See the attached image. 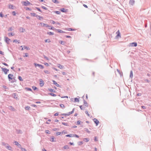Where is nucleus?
Here are the masks:
<instances>
[{
    "mask_svg": "<svg viewBox=\"0 0 151 151\" xmlns=\"http://www.w3.org/2000/svg\"><path fill=\"white\" fill-rule=\"evenodd\" d=\"M26 89H27L28 91H32V89L30 88H26Z\"/></svg>",
    "mask_w": 151,
    "mask_h": 151,
    "instance_id": "nucleus-50",
    "label": "nucleus"
},
{
    "mask_svg": "<svg viewBox=\"0 0 151 151\" xmlns=\"http://www.w3.org/2000/svg\"><path fill=\"white\" fill-rule=\"evenodd\" d=\"M9 9H14V6L12 5H9Z\"/></svg>",
    "mask_w": 151,
    "mask_h": 151,
    "instance_id": "nucleus-23",
    "label": "nucleus"
},
{
    "mask_svg": "<svg viewBox=\"0 0 151 151\" xmlns=\"http://www.w3.org/2000/svg\"><path fill=\"white\" fill-rule=\"evenodd\" d=\"M11 147L9 146H8L7 147V148L9 150H11Z\"/></svg>",
    "mask_w": 151,
    "mask_h": 151,
    "instance_id": "nucleus-47",
    "label": "nucleus"
},
{
    "mask_svg": "<svg viewBox=\"0 0 151 151\" xmlns=\"http://www.w3.org/2000/svg\"><path fill=\"white\" fill-rule=\"evenodd\" d=\"M89 110L90 111V112L92 111V109L91 107L89 108Z\"/></svg>",
    "mask_w": 151,
    "mask_h": 151,
    "instance_id": "nucleus-57",
    "label": "nucleus"
},
{
    "mask_svg": "<svg viewBox=\"0 0 151 151\" xmlns=\"http://www.w3.org/2000/svg\"><path fill=\"white\" fill-rule=\"evenodd\" d=\"M62 74L63 75H66V73L64 72H62Z\"/></svg>",
    "mask_w": 151,
    "mask_h": 151,
    "instance_id": "nucleus-62",
    "label": "nucleus"
},
{
    "mask_svg": "<svg viewBox=\"0 0 151 151\" xmlns=\"http://www.w3.org/2000/svg\"><path fill=\"white\" fill-rule=\"evenodd\" d=\"M83 106L84 108H85L86 107H87L88 106V103L86 102H85Z\"/></svg>",
    "mask_w": 151,
    "mask_h": 151,
    "instance_id": "nucleus-12",
    "label": "nucleus"
},
{
    "mask_svg": "<svg viewBox=\"0 0 151 151\" xmlns=\"http://www.w3.org/2000/svg\"><path fill=\"white\" fill-rule=\"evenodd\" d=\"M129 3L132 5H133L134 3V0H130Z\"/></svg>",
    "mask_w": 151,
    "mask_h": 151,
    "instance_id": "nucleus-11",
    "label": "nucleus"
},
{
    "mask_svg": "<svg viewBox=\"0 0 151 151\" xmlns=\"http://www.w3.org/2000/svg\"><path fill=\"white\" fill-rule=\"evenodd\" d=\"M32 88L34 90H35L37 89V88L35 86H33Z\"/></svg>",
    "mask_w": 151,
    "mask_h": 151,
    "instance_id": "nucleus-58",
    "label": "nucleus"
},
{
    "mask_svg": "<svg viewBox=\"0 0 151 151\" xmlns=\"http://www.w3.org/2000/svg\"><path fill=\"white\" fill-rule=\"evenodd\" d=\"M94 140L95 141H98V139L96 137H95L94 138Z\"/></svg>",
    "mask_w": 151,
    "mask_h": 151,
    "instance_id": "nucleus-59",
    "label": "nucleus"
},
{
    "mask_svg": "<svg viewBox=\"0 0 151 151\" xmlns=\"http://www.w3.org/2000/svg\"><path fill=\"white\" fill-rule=\"evenodd\" d=\"M1 69L5 74H6L7 72L9 71V70L6 68H2Z\"/></svg>",
    "mask_w": 151,
    "mask_h": 151,
    "instance_id": "nucleus-5",
    "label": "nucleus"
},
{
    "mask_svg": "<svg viewBox=\"0 0 151 151\" xmlns=\"http://www.w3.org/2000/svg\"><path fill=\"white\" fill-rule=\"evenodd\" d=\"M12 14L14 16H15L16 15V13L15 12L13 11L12 12Z\"/></svg>",
    "mask_w": 151,
    "mask_h": 151,
    "instance_id": "nucleus-53",
    "label": "nucleus"
},
{
    "mask_svg": "<svg viewBox=\"0 0 151 151\" xmlns=\"http://www.w3.org/2000/svg\"><path fill=\"white\" fill-rule=\"evenodd\" d=\"M60 106L61 107V108H64L65 107V106L63 104H60Z\"/></svg>",
    "mask_w": 151,
    "mask_h": 151,
    "instance_id": "nucleus-39",
    "label": "nucleus"
},
{
    "mask_svg": "<svg viewBox=\"0 0 151 151\" xmlns=\"http://www.w3.org/2000/svg\"><path fill=\"white\" fill-rule=\"evenodd\" d=\"M85 112H86V114L87 115V116H88L89 117L90 116V114H89V113H88V111H86Z\"/></svg>",
    "mask_w": 151,
    "mask_h": 151,
    "instance_id": "nucleus-35",
    "label": "nucleus"
},
{
    "mask_svg": "<svg viewBox=\"0 0 151 151\" xmlns=\"http://www.w3.org/2000/svg\"><path fill=\"white\" fill-rule=\"evenodd\" d=\"M61 11L62 12H67V10H65L64 8H62L60 9Z\"/></svg>",
    "mask_w": 151,
    "mask_h": 151,
    "instance_id": "nucleus-18",
    "label": "nucleus"
},
{
    "mask_svg": "<svg viewBox=\"0 0 151 151\" xmlns=\"http://www.w3.org/2000/svg\"><path fill=\"white\" fill-rule=\"evenodd\" d=\"M56 135L57 136L59 135H61L62 134V132H57L56 133Z\"/></svg>",
    "mask_w": 151,
    "mask_h": 151,
    "instance_id": "nucleus-21",
    "label": "nucleus"
},
{
    "mask_svg": "<svg viewBox=\"0 0 151 151\" xmlns=\"http://www.w3.org/2000/svg\"><path fill=\"white\" fill-rule=\"evenodd\" d=\"M15 145H19V146L20 147H21V146L19 144V143L17 142H15Z\"/></svg>",
    "mask_w": 151,
    "mask_h": 151,
    "instance_id": "nucleus-36",
    "label": "nucleus"
},
{
    "mask_svg": "<svg viewBox=\"0 0 151 151\" xmlns=\"http://www.w3.org/2000/svg\"><path fill=\"white\" fill-rule=\"evenodd\" d=\"M47 34L50 35H54V33L53 32H47Z\"/></svg>",
    "mask_w": 151,
    "mask_h": 151,
    "instance_id": "nucleus-32",
    "label": "nucleus"
},
{
    "mask_svg": "<svg viewBox=\"0 0 151 151\" xmlns=\"http://www.w3.org/2000/svg\"><path fill=\"white\" fill-rule=\"evenodd\" d=\"M18 79L20 81H23L22 78L20 76H18Z\"/></svg>",
    "mask_w": 151,
    "mask_h": 151,
    "instance_id": "nucleus-27",
    "label": "nucleus"
},
{
    "mask_svg": "<svg viewBox=\"0 0 151 151\" xmlns=\"http://www.w3.org/2000/svg\"><path fill=\"white\" fill-rule=\"evenodd\" d=\"M50 95L51 96H56V95L55 94H54L52 93H50Z\"/></svg>",
    "mask_w": 151,
    "mask_h": 151,
    "instance_id": "nucleus-28",
    "label": "nucleus"
},
{
    "mask_svg": "<svg viewBox=\"0 0 151 151\" xmlns=\"http://www.w3.org/2000/svg\"><path fill=\"white\" fill-rule=\"evenodd\" d=\"M79 101V99L78 98H76L75 99V102H78Z\"/></svg>",
    "mask_w": 151,
    "mask_h": 151,
    "instance_id": "nucleus-40",
    "label": "nucleus"
},
{
    "mask_svg": "<svg viewBox=\"0 0 151 151\" xmlns=\"http://www.w3.org/2000/svg\"><path fill=\"white\" fill-rule=\"evenodd\" d=\"M28 56V54L27 53H25V55L24 56V57H27Z\"/></svg>",
    "mask_w": 151,
    "mask_h": 151,
    "instance_id": "nucleus-60",
    "label": "nucleus"
},
{
    "mask_svg": "<svg viewBox=\"0 0 151 151\" xmlns=\"http://www.w3.org/2000/svg\"><path fill=\"white\" fill-rule=\"evenodd\" d=\"M50 42V39H47L45 40V42Z\"/></svg>",
    "mask_w": 151,
    "mask_h": 151,
    "instance_id": "nucleus-33",
    "label": "nucleus"
},
{
    "mask_svg": "<svg viewBox=\"0 0 151 151\" xmlns=\"http://www.w3.org/2000/svg\"><path fill=\"white\" fill-rule=\"evenodd\" d=\"M5 41L7 42H9V40H10V39L6 37H5Z\"/></svg>",
    "mask_w": 151,
    "mask_h": 151,
    "instance_id": "nucleus-15",
    "label": "nucleus"
},
{
    "mask_svg": "<svg viewBox=\"0 0 151 151\" xmlns=\"http://www.w3.org/2000/svg\"><path fill=\"white\" fill-rule=\"evenodd\" d=\"M34 65H35V67H36L37 66H40V64H38L36 63H34Z\"/></svg>",
    "mask_w": 151,
    "mask_h": 151,
    "instance_id": "nucleus-29",
    "label": "nucleus"
},
{
    "mask_svg": "<svg viewBox=\"0 0 151 151\" xmlns=\"http://www.w3.org/2000/svg\"><path fill=\"white\" fill-rule=\"evenodd\" d=\"M84 141L86 142H88L89 141V139L88 138H85L83 139Z\"/></svg>",
    "mask_w": 151,
    "mask_h": 151,
    "instance_id": "nucleus-22",
    "label": "nucleus"
},
{
    "mask_svg": "<svg viewBox=\"0 0 151 151\" xmlns=\"http://www.w3.org/2000/svg\"><path fill=\"white\" fill-rule=\"evenodd\" d=\"M52 1L53 3L55 4H58L59 3L57 0H52Z\"/></svg>",
    "mask_w": 151,
    "mask_h": 151,
    "instance_id": "nucleus-19",
    "label": "nucleus"
},
{
    "mask_svg": "<svg viewBox=\"0 0 151 151\" xmlns=\"http://www.w3.org/2000/svg\"><path fill=\"white\" fill-rule=\"evenodd\" d=\"M13 42H18L19 43L17 40H15L13 41Z\"/></svg>",
    "mask_w": 151,
    "mask_h": 151,
    "instance_id": "nucleus-54",
    "label": "nucleus"
},
{
    "mask_svg": "<svg viewBox=\"0 0 151 151\" xmlns=\"http://www.w3.org/2000/svg\"><path fill=\"white\" fill-rule=\"evenodd\" d=\"M57 32L58 33H65V32L62 30L61 29H58L57 30Z\"/></svg>",
    "mask_w": 151,
    "mask_h": 151,
    "instance_id": "nucleus-8",
    "label": "nucleus"
},
{
    "mask_svg": "<svg viewBox=\"0 0 151 151\" xmlns=\"http://www.w3.org/2000/svg\"><path fill=\"white\" fill-rule=\"evenodd\" d=\"M44 72L45 73L47 74H49L50 73V72L48 70H44Z\"/></svg>",
    "mask_w": 151,
    "mask_h": 151,
    "instance_id": "nucleus-31",
    "label": "nucleus"
},
{
    "mask_svg": "<svg viewBox=\"0 0 151 151\" xmlns=\"http://www.w3.org/2000/svg\"><path fill=\"white\" fill-rule=\"evenodd\" d=\"M54 12L56 14H60V12L59 11H55Z\"/></svg>",
    "mask_w": 151,
    "mask_h": 151,
    "instance_id": "nucleus-42",
    "label": "nucleus"
},
{
    "mask_svg": "<svg viewBox=\"0 0 151 151\" xmlns=\"http://www.w3.org/2000/svg\"><path fill=\"white\" fill-rule=\"evenodd\" d=\"M66 133H67V132L65 131V130H63L62 132V134H65Z\"/></svg>",
    "mask_w": 151,
    "mask_h": 151,
    "instance_id": "nucleus-44",
    "label": "nucleus"
},
{
    "mask_svg": "<svg viewBox=\"0 0 151 151\" xmlns=\"http://www.w3.org/2000/svg\"><path fill=\"white\" fill-rule=\"evenodd\" d=\"M40 24H41V26H42V27H44V26H45L46 27H49L50 26L48 25L47 24H46L45 23H40Z\"/></svg>",
    "mask_w": 151,
    "mask_h": 151,
    "instance_id": "nucleus-4",
    "label": "nucleus"
},
{
    "mask_svg": "<svg viewBox=\"0 0 151 151\" xmlns=\"http://www.w3.org/2000/svg\"><path fill=\"white\" fill-rule=\"evenodd\" d=\"M26 10H31V9L30 8H29V7H27L26 8Z\"/></svg>",
    "mask_w": 151,
    "mask_h": 151,
    "instance_id": "nucleus-61",
    "label": "nucleus"
},
{
    "mask_svg": "<svg viewBox=\"0 0 151 151\" xmlns=\"http://www.w3.org/2000/svg\"><path fill=\"white\" fill-rule=\"evenodd\" d=\"M62 115L65 116H69L70 115V114H69V113H68V114H62Z\"/></svg>",
    "mask_w": 151,
    "mask_h": 151,
    "instance_id": "nucleus-46",
    "label": "nucleus"
},
{
    "mask_svg": "<svg viewBox=\"0 0 151 151\" xmlns=\"http://www.w3.org/2000/svg\"><path fill=\"white\" fill-rule=\"evenodd\" d=\"M137 45V44L136 42H132L130 44V46L132 47H133V46L136 47Z\"/></svg>",
    "mask_w": 151,
    "mask_h": 151,
    "instance_id": "nucleus-6",
    "label": "nucleus"
},
{
    "mask_svg": "<svg viewBox=\"0 0 151 151\" xmlns=\"http://www.w3.org/2000/svg\"><path fill=\"white\" fill-rule=\"evenodd\" d=\"M49 91L50 92H55V91L52 88L49 89Z\"/></svg>",
    "mask_w": 151,
    "mask_h": 151,
    "instance_id": "nucleus-34",
    "label": "nucleus"
},
{
    "mask_svg": "<svg viewBox=\"0 0 151 151\" xmlns=\"http://www.w3.org/2000/svg\"><path fill=\"white\" fill-rule=\"evenodd\" d=\"M93 121L96 124V125L97 126L99 123V121L96 119H94Z\"/></svg>",
    "mask_w": 151,
    "mask_h": 151,
    "instance_id": "nucleus-7",
    "label": "nucleus"
},
{
    "mask_svg": "<svg viewBox=\"0 0 151 151\" xmlns=\"http://www.w3.org/2000/svg\"><path fill=\"white\" fill-rule=\"evenodd\" d=\"M14 34H13L12 33H9V36H14Z\"/></svg>",
    "mask_w": 151,
    "mask_h": 151,
    "instance_id": "nucleus-45",
    "label": "nucleus"
},
{
    "mask_svg": "<svg viewBox=\"0 0 151 151\" xmlns=\"http://www.w3.org/2000/svg\"><path fill=\"white\" fill-rule=\"evenodd\" d=\"M22 4L24 6H27L28 5L32 4L28 1H23L22 2Z\"/></svg>",
    "mask_w": 151,
    "mask_h": 151,
    "instance_id": "nucleus-1",
    "label": "nucleus"
},
{
    "mask_svg": "<svg viewBox=\"0 0 151 151\" xmlns=\"http://www.w3.org/2000/svg\"><path fill=\"white\" fill-rule=\"evenodd\" d=\"M21 148L22 151H26V150L25 148H23L21 147Z\"/></svg>",
    "mask_w": 151,
    "mask_h": 151,
    "instance_id": "nucleus-52",
    "label": "nucleus"
},
{
    "mask_svg": "<svg viewBox=\"0 0 151 151\" xmlns=\"http://www.w3.org/2000/svg\"><path fill=\"white\" fill-rule=\"evenodd\" d=\"M67 137H73V135L72 134H68L65 136Z\"/></svg>",
    "mask_w": 151,
    "mask_h": 151,
    "instance_id": "nucleus-24",
    "label": "nucleus"
},
{
    "mask_svg": "<svg viewBox=\"0 0 151 151\" xmlns=\"http://www.w3.org/2000/svg\"><path fill=\"white\" fill-rule=\"evenodd\" d=\"M45 132L46 133L48 134H49L50 133V132L48 130H46L45 131Z\"/></svg>",
    "mask_w": 151,
    "mask_h": 151,
    "instance_id": "nucleus-49",
    "label": "nucleus"
},
{
    "mask_svg": "<svg viewBox=\"0 0 151 151\" xmlns=\"http://www.w3.org/2000/svg\"><path fill=\"white\" fill-rule=\"evenodd\" d=\"M44 65H46L47 66H49V64L47 63H44Z\"/></svg>",
    "mask_w": 151,
    "mask_h": 151,
    "instance_id": "nucleus-64",
    "label": "nucleus"
},
{
    "mask_svg": "<svg viewBox=\"0 0 151 151\" xmlns=\"http://www.w3.org/2000/svg\"><path fill=\"white\" fill-rule=\"evenodd\" d=\"M51 22H52V23L53 24H55V22L54 21H53V20H51Z\"/></svg>",
    "mask_w": 151,
    "mask_h": 151,
    "instance_id": "nucleus-63",
    "label": "nucleus"
},
{
    "mask_svg": "<svg viewBox=\"0 0 151 151\" xmlns=\"http://www.w3.org/2000/svg\"><path fill=\"white\" fill-rule=\"evenodd\" d=\"M62 124H63V125H64L67 126H68V124L67 123H66L62 122Z\"/></svg>",
    "mask_w": 151,
    "mask_h": 151,
    "instance_id": "nucleus-41",
    "label": "nucleus"
},
{
    "mask_svg": "<svg viewBox=\"0 0 151 151\" xmlns=\"http://www.w3.org/2000/svg\"><path fill=\"white\" fill-rule=\"evenodd\" d=\"M52 81L53 83L55 85L57 86V87L60 86V85L58 84L54 80H53Z\"/></svg>",
    "mask_w": 151,
    "mask_h": 151,
    "instance_id": "nucleus-10",
    "label": "nucleus"
},
{
    "mask_svg": "<svg viewBox=\"0 0 151 151\" xmlns=\"http://www.w3.org/2000/svg\"><path fill=\"white\" fill-rule=\"evenodd\" d=\"M39 67H40L42 69H43L44 68L43 66L41 65H40V66Z\"/></svg>",
    "mask_w": 151,
    "mask_h": 151,
    "instance_id": "nucleus-56",
    "label": "nucleus"
},
{
    "mask_svg": "<svg viewBox=\"0 0 151 151\" xmlns=\"http://www.w3.org/2000/svg\"><path fill=\"white\" fill-rule=\"evenodd\" d=\"M63 148L64 149H68L69 148V146L68 145H66L64 146Z\"/></svg>",
    "mask_w": 151,
    "mask_h": 151,
    "instance_id": "nucleus-13",
    "label": "nucleus"
},
{
    "mask_svg": "<svg viewBox=\"0 0 151 151\" xmlns=\"http://www.w3.org/2000/svg\"><path fill=\"white\" fill-rule=\"evenodd\" d=\"M58 67L60 69H63V66L60 64H58Z\"/></svg>",
    "mask_w": 151,
    "mask_h": 151,
    "instance_id": "nucleus-14",
    "label": "nucleus"
},
{
    "mask_svg": "<svg viewBox=\"0 0 151 151\" xmlns=\"http://www.w3.org/2000/svg\"><path fill=\"white\" fill-rule=\"evenodd\" d=\"M31 15V16H35V17H37V15L35 13H31L30 14Z\"/></svg>",
    "mask_w": 151,
    "mask_h": 151,
    "instance_id": "nucleus-20",
    "label": "nucleus"
},
{
    "mask_svg": "<svg viewBox=\"0 0 151 151\" xmlns=\"http://www.w3.org/2000/svg\"><path fill=\"white\" fill-rule=\"evenodd\" d=\"M30 107H29V106H27L25 108V109H26L27 110H29L30 109Z\"/></svg>",
    "mask_w": 151,
    "mask_h": 151,
    "instance_id": "nucleus-43",
    "label": "nucleus"
},
{
    "mask_svg": "<svg viewBox=\"0 0 151 151\" xmlns=\"http://www.w3.org/2000/svg\"><path fill=\"white\" fill-rule=\"evenodd\" d=\"M83 144V142L81 141L79 142H78V145H82Z\"/></svg>",
    "mask_w": 151,
    "mask_h": 151,
    "instance_id": "nucleus-30",
    "label": "nucleus"
},
{
    "mask_svg": "<svg viewBox=\"0 0 151 151\" xmlns=\"http://www.w3.org/2000/svg\"><path fill=\"white\" fill-rule=\"evenodd\" d=\"M36 9H37V10L39 11H40V12H42V11H41V10H40L39 8L36 7Z\"/></svg>",
    "mask_w": 151,
    "mask_h": 151,
    "instance_id": "nucleus-55",
    "label": "nucleus"
},
{
    "mask_svg": "<svg viewBox=\"0 0 151 151\" xmlns=\"http://www.w3.org/2000/svg\"><path fill=\"white\" fill-rule=\"evenodd\" d=\"M80 108L82 110L84 109L85 108H84L83 106H80Z\"/></svg>",
    "mask_w": 151,
    "mask_h": 151,
    "instance_id": "nucleus-48",
    "label": "nucleus"
},
{
    "mask_svg": "<svg viewBox=\"0 0 151 151\" xmlns=\"http://www.w3.org/2000/svg\"><path fill=\"white\" fill-rule=\"evenodd\" d=\"M73 137H75L77 138H78L79 137L78 135L76 134H73Z\"/></svg>",
    "mask_w": 151,
    "mask_h": 151,
    "instance_id": "nucleus-37",
    "label": "nucleus"
},
{
    "mask_svg": "<svg viewBox=\"0 0 151 151\" xmlns=\"http://www.w3.org/2000/svg\"><path fill=\"white\" fill-rule=\"evenodd\" d=\"M51 140H50V141L52 142H55V138L54 137H53L51 138Z\"/></svg>",
    "mask_w": 151,
    "mask_h": 151,
    "instance_id": "nucleus-26",
    "label": "nucleus"
},
{
    "mask_svg": "<svg viewBox=\"0 0 151 151\" xmlns=\"http://www.w3.org/2000/svg\"><path fill=\"white\" fill-rule=\"evenodd\" d=\"M14 76L12 74H9L8 76V78L9 79V81H10V80H12L14 78Z\"/></svg>",
    "mask_w": 151,
    "mask_h": 151,
    "instance_id": "nucleus-2",
    "label": "nucleus"
},
{
    "mask_svg": "<svg viewBox=\"0 0 151 151\" xmlns=\"http://www.w3.org/2000/svg\"><path fill=\"white\" fill-rule=\"evenodd\" d=\"M68 31H75V29H72L71 28H68Z\"/></svg>",
    "mask_w": 151,
    "mask_h": 151,
    "instance_id": "nucleus-38",
    "label": "nucleus"
},
{
    "mask_svg": "<svg viewBox=\"0 0 151 151\" xmlns=\"http://www.w3.org/2000/svg\"><path fill=\"white\" fill-rule=\"evenodd\" d=\"M25 49H27V50H29L30 49L28 47H26L24 46V47H23L22 48V50H23Z\"/></svg>",
    "mask_w": 151,
    "mask_h": 151,
    "instance_id": "nucleus-16",
    "label": "nucleus"
},
{
    "mask_svg": "<svg viewBox=\"0 0 151 151\" xmlns=\"http://www.w3.org/2000/svg\"><path fill=\"white\" fill-rule=\"evenodd\" d=\"M37 18L40 20H41L43 19V17L37 15Z\"/></svg>",
    "mask_w": 151,
    "mask_h": 151,
    "instance_id": "nucleus-17",
    "label": "nucleus"
},
{
    "mask_svg": "<svg viewBox=\"0 0 151 151\" xmlns=\"http://www.w3.org/2000/svg\"><path fill=\"white\" fill-rule=\"evenodd\" d=\"M40 84L41 87H42L44 86V82L43 80L42 79H40Z\"/></svg>",
    "mask_w": 151,
    "mask_h": 151,
    "instance_id": "nucleus-3",
    "label": "nucleus"
},
{
    "mask_svg": "<svg viewBox=\"0 0 151 151\" xmlns=\"http://www.w3.org/2000/svg\"><path fill=\"white\" fill-rule=\"evenodd\" d=\"M117 34L116 37H120V33L119 32V30H118L116 33Z\"/></svg>",
    "mask_w": 151,
    "mask_h": 151,
    "instance_id": "nucleus-9",
    "label": "nucleus"
},
{
    "mask_svg": "<svg viewBox=\"0 0 151 151\" xmlns=\"http://www.w3.org/2000/svg\"><path fill=\"white\" fill-rule=\"evenodd\" d=\"M60 43L62 45H64L65 44V42L63 41H59Z\"/></svg>",
    "mask_w": 151,
    "mask_h": 151,
    "instance_id": "nucleus-25",
    "label": "nucleus"
},
{
    "mask_svg": "<svg viewBox=\"0 0 151 151\" xmlns=\"http://www.w3.org/2000/svg\"><path fill=\"white\" fill-rule=\"evenodd\" d=\"M81 121L80 120H78L77 121V124H80L81 123Z\"/></svg>",
    "mask_w": 151,
    "mask_h": 151,
    "instance_id": "nucleus-51",
    "label": "nucleus"
}]
</instances>
